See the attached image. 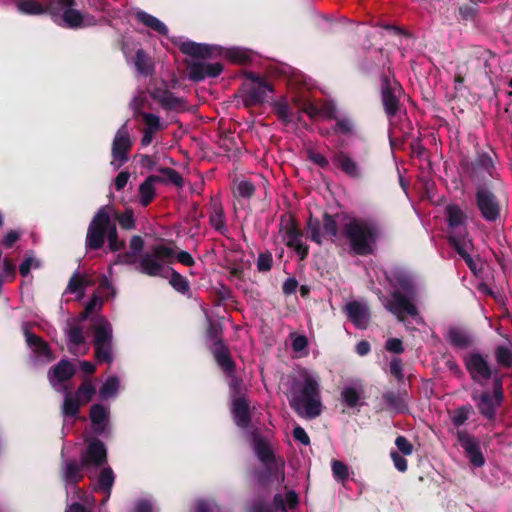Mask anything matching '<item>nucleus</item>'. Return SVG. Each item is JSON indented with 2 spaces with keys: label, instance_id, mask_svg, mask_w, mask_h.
Segmentation results:
<instances>
[{
  "label": "nucleus",
  "instance_id": "a18cd8bd",
  "mask_svg": "<svg viewBox=\"0 0 512 512\" xmlns=\"http://www.w3.org/2000/svg\"><path fill=\"white\" fill-rule=\"evenodd\" d=\"M82 404L70 392H66L62 405V414L65 418H76Z\"/></svg>",
  "mask_w": 512,
  "mask_h": 512
},
{
  "label": "nucleus",
  "instance_id": "6ab92c4d",
  "mask_svg": "<svg viewBox=\"0 0 512 512\" xmlns=\"http://www.w3.org/2000/svg\"><path fill=\"white\" fill-rule=\"evenodd\" d=\"M332 163L351 179L358 180L363 177V170L360 164L344 150H336L333 152Z\"/></svg>",
  "mask_w": 512,
  "mask_h": 512
},
{
  "label": "nucleus",
  "instance_id": "393cba45",
  "mask_svg": "<svg viewBox=\"0 0 512 512\" xmlns=\"http://www.w3.org/2000/svg\"><path fill=\"white\" fill-rule=\"evenodd\" d=\"M346 314L351 322L360 329H365L370 322L369 308L358 301H351L345 306Z\"/></svg>",
  "mask_w": 512,
  "mask_h": 512
},
{
  "label": "nucleus",
  "instance_id": "ea45409f",
  "mask_svg": "<svg viewBox=\"0 0 512 512\" xmlns=\"http://www.w3.org/2000/svg\"><path fill=\"white\" fill-rule=\"evenodd\" d=\"M74 7L69 6L60 18L66 28L78 29L85 26L83 14Z\"/></svg>",
  "mask_w": 512,
  "mask_h": 512
},
{
  "label": "nucleus",
  "instance_id": "f8f14e48",
  "mask_svg": "<svg viewBox=\"0 0 512 512\" xmlns=\"http://www.w3.org/2000/svg\"><path fill=\"white\" fill-rule=\"evenodd\" d=\"M471 398L475 402L479 414L488 421H495L497 411L502 406L504 399L496 397L490 391H473Z\"/></svg>",
  "mask_w": 512,
  "mask_h": 512
},
{
  "label": "nucleus",
  "instance_id": "6e6552de",
  "mask_svg": "<svg viewBox=\"0 0 512 512\" xmlns=\"http://www.w3.org/2000/svg\"><path fill=\"white\" fill-rule=\"evenodd\" d=\"M307 230L311 241L321 245L323 238L335 242L338 238V224L335 217L327 212L322 216V220L310 216L307 222Z\"/></svg>",
  "mask_w": 512,
  "mask_h": 512
},
{
  "label": "nucleus",
  "instance_id": "4be33fe9",
  "mask_svg": "<svg viewBox=\"0 0 512 512\" xmlns=\"http://www.w3.org/2000/svg\"><path fill=\"white\" fill-rule=\"evenodd\" d=\"M445 340L456 350H465L474 345V337L471 332L457 326L448 328L444 335Z\"/></svg>",
  "mask_w": 512,
  "mask_h": 512
},
{
  "label": "nucleus",
  "instance_id": "09e8293b",
  "mask_svg": "<svg viewBox=\"0 0 512 512\" xmlns=\"http://www.w3.org/2000/svg\"><path fill=\"white\" fill-rule=\"evenodd\" d=\"M134 64L140 74L148 76L152 73L153 66L151 60L143 49L136 51Z\"/></svg>",
  "mask_w": 512,
  "mask_h": 512
},
{
  "label": "nucleus",
  "instance_id": "bf43d9fd",
  "mask_svg": "<svg viewBox=\"0 0 512 512\" xmlns=\"http://www.w3.org/2000/svg\"><path fill=\"white\" fill-rule=\"evenodd\" d=\"M473 412V407L470 404L462 405L454 411L452 416V423L456 427L462 426Z\"/></svg>",
  "mask_w": 512,
  "mask_h": 512
},
{
  "label": "nucleus",
  "instance_id": "13d9d810",
  "mask_svg": "<svg viewBox=\"0 0 512 512\" xmlns=\"http://www.w3.org/2000/svg\"><path fill=\"white\" fill-rule=\"evenodd\" d=\"M108 247L111 252H117L126 247V242L124 240H120L118 237V231L116 224L113 223L112 227L107 236Z\"/></svg>",
  "mask_w": 512,
  "mask_h": 512
},
{
  "label": "nucleus",
  "instance_id": "c756f323",
  "mask_svg": "<svg viewBox=\"0 0 512 512\" xmlns=\"http://www.w3.org/2000/svg\"><path fill=\"white\" fill-rule=\"evenodd\" d=\"M76 373L75 366L67 359H61L48 371V379L52 385L54 381L63 383L70 380Z\"/></svg>",
  "mask_w": 512,
  "mask_h": 512
},
{
  "label": "nucleus",
  "instance_id": "a19ab883",
  "mask_svg": "<svg viewBox=\"0 0 512 512\" xmlns=\"http://www.w3.org/2000/svg\"><path fill=\"white\" fill-rule=\"evenodd\" d=\"M16 8L24 15H43L47 10L45 5L37 0H16Z\"/></svg>",
  "mask_w": 512,
  "mask_h": 512
},
{
  "label": "nucleus",
  "instance_id": "423d86ee",
  "mask_svg": "<svg viewBox=\"0 0 512 512\" xmlns=\"http://www.w3.org/2000/svg\"><path fill=\"white\" fill-rule=\"evenodd\" d=\"M475 203L480 216L486 222H496L500 218L502 210L500 200L489 186L475 187Z\"/></svg>",
  "mask_w": 512,
  "mask_h": 512
},
{
  "label": "nucleus",
  "instance_id": "8fccbe9b",
  "mask_svg": "<svg viewBox=\"0 0 512 512\" xmlns=\"http://www.w3.org/2000/svg\"><path fill=\"white\" fill-rule=\"evenodd\" d=\"M494 357L499 367L512 368V351L508 346H496L494 349Z\"/></svg>",
  "mask_w": 512,
  "mask_h": 512
},
{
  "label": "nucleus",
  "instance_id": "052dcab7",
  "mask_svg": "<svg viewBox=\"0 0 512 512\" xmlns=\"http://www.w3.org/2000/svg\"><path fill=\"white\" fill-rule=\"evenodd\" d=\"M171 272L170 284L171 286L180 293H186L189 291V283L185 277L178 273L173 268L169 269Z\"/></svg>",
  "mask_w": 512,
  "mask_h": 512
},
{
  "label": "nucleus",
  "instance_id": "c03bdc74",
  "mask_svg": "<svg viewBox=\"0 0 512 512\" xmlns=\"http://www.w3.org/2000/svg\"><path fill=\"white\" fill-rule=\"evenodd\" d=\"M96 394V387L92 381L85 378L75 392V397L82 405L89 403Z\"/></svg>",
  "mask_w": 512,
  "mask_h": 512
},
{
  "label": "nucleus",
  "instance_id": "9d476101",
  "mask_svg": "<svg viewBox=\"0 0 512 512\" xmlns=\"http://www.w3.org/2000/svg\"><path fill=\"white\" fill-rule=\"evenodd\" d=\"M416 296H409L400 290H394L390 298L386 299L384 307L391 314L395 315L399 321H404L406 316L416 317L418 309L414 304Z\"/></svg>",
  "mask_w": 512,
  "mask_h": 512
},
{
  "label": "nucleus",
  "instance_id": "b1692460",
  "mask_svg": "<svg viewBox=\"0 0 512 512\" xmlns=\"http://www.w3.org/2000/svg\"><path fill=\"white\" fill-rule=\"evenodd\" d=\"M132 147L129 134L123 125L116 133L112 144V156L121 163L128 161V152Z\"/></svg>",
  "mask_w": 512,
  "mask_h": 512
},
{
  "label": "nucleus",
  "instance_id": "473e14b6",
  "mask_svg": "<svg viewBox=\"0 0 512 512\" xmlns=\"http://www.w3.org/2000/svg\"><path fill=\"white\" fill-rule=\"evenodd\" d=\"M163 264L151 252L142 255L139 261V271L150 277L162 276Z\"/></svg>",
  "mask_w": 512,
  "mask_h": 512
},
{
  "label": "nucleus",
  "instance_id": "49530a36",
  "mask_svg": "<svg viewBox=\"0 0 512 512\" xmlns=\"http://www.w3.org/2000/svg\"><path fill=\"white\" fill-rule=\"evenodd\" d=\"M134 115L135 117L139 116L142 118L146 126L144 128L145 130L157 132L164 129V126L162 125L160 118L153 113L143 112L139 108H136L134 111Z\"/></svg>",
  "mask_w": 512,
  "mask_h": 512
},
{
  "label": "nucleus",
  "instance_id": "4468645a",
  "mask_svg": "<svg viewBox=\"0 0 512 512\" xmlns=\"http://www.w3.org/2000/svg\"><path fill=\"white\" fill-rule=\"evenodd\" d=\"M444 214L448 226L447 235L468 233V216L458 204H448L445 207Z\"/></svg>",
  "mask_w": 512,
  "mask_h": 512
},
{
  "label": "nucleus",
  "instance_id": "774afa93",
  "mask_svg": "<svg viewBox=\"0 0 512 512\" xmlns=\"http://www.w3.org/2000/svg\"><path fill=\"white\" fill-rule=\"evenodd\" d=\"M257 270L259 272H268L273 266V256L270 251L260 253L256 262Z\"/></svg>",
  "mask_w": 512,
  "mask_h": 512
},
{
  "label": "nucleus",
  "instance_id": "2eb2a0df",
  "mask_svg": "<svg viewBox=\"0 0 512 512\" xmlns=\"http://www.w3.org/2000/svg\"><path fill=\"white\" fill-rule=\"evenodd\" d=\"M447 239L449 245L464 260L471 272L475 273L477 271V264L471 256L474 245L468 233L447 235Z\"/></svg>",
  "mask_w": 512,
  "mask_h": 512
},
{
  "label": "nucleus",
  "instance_id": "58836bf2",
  "mask_svg": "<svg viewBox=\"0 0 512 512\" xmlns=\"http://www.w3.org/2000/svg\"><path fill=\"white\" fill-rule=\"evenodd\" d=\"M211 207L213 212L209 217V222L216 231L224 235L227 231V228L224 220V211L222 205L219 201L212 199Z\"/></svg>",
  "mask_w": 512,
  "mask_h": 512
},
{
  "label": "nucleus",
  "instance_id": "37998d69",
  "mask_svg": "<svg viewBox=\"0 0 512 512\" xmlns=\"http://www.w3.org/2000/svg\"><path fill=\"white\" fill-rule=\"evenodd\" d=\"M206 338L209 340L214 348L226 345L223 341V325L208 319V325L206 329Z\"/></svg>",
  "mask_w": 512,
  "mask_h": 512
},
{
  "label": "nucleus",
  "instance_id": "7ed1b4c3",
  "mask_svg": "<svg viewBox=\"0 0 512 512\" xmlns=\"http://www.w3.org/2000/svg\"><path fill=\"white\" fill-rule=\"evenodd\" d=\"M463 174L469 178L475 186L486 185L487 177L494 178L496 168L491 153L477 151L473 159L465 157L460 161Z\"/></svg>",
  "mask_w": 512,
  "mask_h": 512
},
{
  "label": "nucleus",
  "instance_id": "20e7f679",
  "mask_svg": "<svg viewBox=\"0 0 512 512\" xmlns=\"http://www.w3.org/2000/svg\"><path fill=\"white\" fill-rule=\"evenodd\" d=\"M110 210L109 206H102L93 216L87 228L86 250H99L104 246L110 228L114 223L111 219Z\"/></svg>",
  "mask_w": 512,
  "mask_h": 512
},
{
  "label": "nucleus",
  "instance_id": "39448f33",
  "mask_svg": "<svg viewBox=\"0 0 512 512\" xmlns=\"http://www.w3.org/2000/svg\"><path fill=\"white\" fill-rule=\"evenodd\" d=\"M404 89L390 73L382 74L380 78V99L388 120L394 119L402 110L401 98Z\"/></svg>",
  "mask_w": 512,
  "mask_h": 512
},
{
  "label": "nucleus",
  "instance_id": "dca6fc26",
  "mask_svg": "<svg viewBox=\"0 0 512 512\" xmlns=\"http://www.w3.org/2000/svg\"><path fill=\"white\" fill-rule=\"evenodd\" d=\"M223 69V65L219 62L192 61L187 64L188 78L192 82H201L206 78H216L223 72Z\"/></svg>",
  "mask_w": 512,
  "mask_h": 512
},
{
  "label": "nucleus",
  "instance_id": "0eeeda50",
  "mask_svg": "<svg viewBox=\"0 0 512 512\" xmlns=\"http://www.w3.org/2000/svg\"><path fill=\"white\" fill-rule=\"evenodd\" d=\"M462 361L471 380L476 384L484 386L493 376L494 368L489 363L488 355L473 351L463 355Z\"/></svg>",
  "mask_w": 512,
  "mask_h": 512
},
{
  "label": "nucleus",
  "instance_id": "bb28decb",
  "mask_svg": "<svg viewBox=\"0 0 512 512\" xmlns=\"http://www.w3.org/2000/svg\"><path fill=\"white\" fill-rule=\"evenodd\" d=\"M386 409L394 414H404L408 411L407 391H387L382 394Z\"/></svg>",
  "mask_w": 512,
  "mask_h": 512
},
{
  "label": "nucleus",
  "instance_id": "a878e982",
  "mask_svg": "<svg viewBox=\"0 0 512 512\" xmlns=\"http://www.w3.org/2000/svg\"><path fill=\"white\" fill-rule=\"evenodd\" d=\"M151 98L160 104L165 110H175L184 107V100L176 97L173 92L167 88L155 87L149 91Z\"/></svg>",
  "mask_w": 512,
  "mask_h": 512
},
{
  "label": "nucleus",
  "instance_id": "a211bd4d",
  "mask_svg": "<svg viewBox=\"0 0 512 512\" xmlns=\"http://www.w3.org/2000/svg\"><path fill=\"white\" fill-rule=\"evenodd\" d=\"M107 462V449L104 443L95 438L88 442L86 451L81 456L82 466L102 467Z\"/></svg>",
  "mask_w": 512,
  "mask_h": 512
},
{
  "label": "nucleus",
  "instance_id": "c85d7f7f",
  "mask_svg": "<svg viewBox=\"0 0 512 512\" xmlns=\"http://www.w3.org/2000/svg\"><path fill=\"white\" fill-rule=\"evenodd\" d=\"M235 424L246 429L251 424V413L249 403L244 397L235 398L231 408Z\"/></svg>",
  "mask_w": 512,
  "mask_h": 512
},
{
  "label": "nucleus",
  "instance_id": "338daca9",
  "mask_svg": "<svg viewBox=\"0 0 512 512\" xmlns=\"http://www.w3.org/2000/svg\"><path fill=\"white\" fill-rule=\"evenodd\" d=\"M116 220L120 227L125 230H132L135 228L134 213L131 209H126L123 213L117 214Z\"/></svg>",
  "mask_w": 512,
  "mask_h": 512
},
{
  "label": "nucleus",
  "instance_id": "79ce46f5",
  "mask_svg": "<svg viewBox=\"0 0 512 512\" xmlns=\"http://www.w3.org/2000/svg\"><path fill=\"white\" fill-rule=\"evenodd\" d=\"M285 233L287 237L286 245L292 248L297 243L302 242L301 237L303 236L302 231L299 228L297 220L290 216L285 226Z\"/></svg>",
  "mask_w": 512,
  "mask_h": 512
},
{
  "label": "nucleus",
  "instance_id": "6e6d98bb",
  "mask_svg": "<svg viewBox=\"0 0 512 512\" xmlns=\"http://www.w3.org/2000/svg\"><path fill=\"white\" fill-rule=\"evenodd\" d=\"M225 56L235 64L246 65L252 61V57L240 48H233L225 51Z\"/></svg>",
  "mask_w": 512,
  "mask_h": 512
},
{
  "label": "nucleus",
  "instance_id": "de8ad7c7",
  "mask_svg": "<svg viewBox=\"0 0 512 512\" xmlns=\"http://www.w3.org/2000/svg\"><path fill=\"white\" fill-rule=\"evenodd\" d=\"M151 253L161 263L162 262L172 263L175 258V255H176V251H175L174 247H170V246L163 245V244L153 245L151 247Z\"/></svg>",
  "mask_w": 512,
  "mask_h": 512
},
{
  "label": "nucleus",
  "instance_id": "5fc2aeb1",
  "mask_svg": "<svg viewBox=\"0 0 512 512\" xmlns=\"http://www.w3.org/2000/svg\"><path fill=\"white\" fill-rule=\"evenodd\" d=\"M119 388V380L116 376L108 377L102 384L99 394L102 399H108L113 397Z\"/></svg>",
  "mask_w": 512,
  "mask_h": 512
},
{
  "label": "nucleus",
  "instance_id": "e433bc0d",
  "mask_svg": "<svg viewBox=\"0 0 512 512\" xmlns=\"http://www.w3.org/2000/svg\"><path fill=\"white\" fill-rule=\"evenodd\" d=\"M112 332L110 322L102 318L94 327L93 344H111L113 339Z\"/></svg>",
  "mask_w": 512,
  "mask_h": 512
},
{
  "label": "nucleus",
  "instance_id": "ddd939ff",
  "mask_svg": "<svg viewBox=\"0 0 512 512\" xmlns=\"http://www.w3.org/2000/svg\"><path fill=\"white\" fill-rule=\"evenodd\" d=\"M456 436L470 463L475 467H482L485 464V458L479 441L466 430H458Z\"/></svg>",
  "mask_w": 512,
  "mask_h": 512
},
{
  "label": "nucleus",
  "instance_id": "3c124183",
  "mask_svg": "<svg viewBox=\"0 0 512 512\" xmlns=\"http://www.w3.org/2000/svg\"><path fill=\"white\" fill-rule=\"evenodd\" d=\"M272 109L278 120L281 121L284 125H288L292 121V112L289 104L285 100L274 102L272 104Z\"/></svg>",
  "mask_w": 512,
  "mask_h": 512
},
{
  "label": "nucleus",
  "instance_id": "e2e57ef3",
  "mask_svg": "<svg viewBox=\"0 0 512 512\" xmlns=\"http://www.w3.org/2000/svg\"><path fill=\"white\" fill-rule=\"evenodd\" d=\"M95 358L97 362L111 363L113 361L112 356V343L111 344H98L94 345Z\"/></svg>",
  "mask_w": 512,
  "mask_h": 512
},
{
  "label": "nucleus",
  "instance_id": "4c0bfd02",
  "mask_svg": "<svg viewBox=\"0 0 512 512\" xmlns=\"http://www.w3.org/2000/svg\"><path fill=\"white\" fill-rule=\"evenodd\" d=\"M75 0H49L45 5L46 14H49L56 23H60V18L69 6H75Z\"/></svg>",
  "mask_w": 512,
  "mask_h": 512
},
{
  "label": "nucleus",
  "instance_id": "69168bd1",
  "mask_svg": "<svg viewBox=\"0 0 512 512\" xmlns=\"http://www.w3.org/2000/svg\"><path fill=\"white\" fill-rule=\"evenodd\" d=\"M307 159L311 161L314 165L320 167L321 169L327 170L330 167L329 160L321 153L317 152L313 148H308L306 150Z\"/></svg>",
  "mask_w": 512,
  "mask_h": 512
},
{
  "label": "nucleus",
  "instance_id": "9b49d317",
  "mask_svg": "<svg viewBox=\"0 0 512 512\" xmlns=\"http://www.w3.org/2000/svg\"><path fill=\"white\" fill-rule=\"evenodd\" d=\"M299 505V497L294 490H289L285 497L276 493L273 496V506L264 499L255 500L250 507V512H287L288 509L294 510Z\"/></svg>",
  "mask_w": 512,
  "mask_h": 512
},
{
  "label": "nucleus",
  "instance_id": "7c9ffc66",
  "mask_svg": "<svg viewBox=\"0 0 512 512\" xmlns=\"http://www.w3.org/2000/svg\"><path fill=\"white\" fill-rule=\"evenodd\" d=\"M212 354L216 363L221 367L226 375L230 378H234L236 363L231 357L229 347L227 345H221L220 347L213 348Z\"/></svg>",
  "mask_w": 512,
  "mask_h": 512
},
{
  "label": "nucleus",
  "instance_id": "f704fd0d",
  "mask_svg": "<svg viewBox=\"0 0 512 512\" xmlns=\"http://www.w3.org/2000/svg\"><path fill=\"white\" fill-rule=\"evenodd\" d=\"M86 466H82V463H77L74 460L66 461L62 469V477L68 484H78L83 478L82 469Z\"/></svg>",
  "mask_w": 512,
  "mask_h": 512
},
{
  "label": "nucleus",
  "instance_id": "aec40b11",
  "mask_svg": "<svg viewBox=\"0 0 512 512\" xmlns=\"http://www.w3.org/2000/svg\"><path fill=\"white\" fill-rule=\"evenodd\" d=\"M252 448L258 460L264 465H273L276 462V456L269 442L259 433L257 429L250 432Z\"/></svg>",
  "mask_w": 512,
  "mask_h": 512
},
{
  "label": "nucleus",
  "instance_id": "680f3d73",
  "mask_svg": "<svg viewBox=\"0 0 512 512\" xmlns=\"http://www.w3.org/2000/svg\"><path fill=\"white\" fill-rule=\"evenodd\" d=\"M162 175L165 176L166 182H169L175 185L178 188H182L184 185V180L182 175L176 171L175 169L169 167H160L157 169Z\"/></svg>",
  "mask_w": 512,
  "mask_h": 512
},
{
  "label": "nucleus",
  "instance_id": "f257e3e1",
  "mask_svg": "<svg viewBox=\"0 0 512 512\" xmlns=\"http://www.w3.org/2000/svg\"><path fill=\"white\" fill-rule=\"evenodd\" d=\"M342 235L347 240L350 252L357 256L373 255L382 231L374 218H358L343 215Z\"/></svg>",
  "mask_w": 512,
  "mask_h": 512
},
{
  "label": "nucleus",
  "instance_id": "864d4df0",
  "mask_svg": "<svg viewBox=\"0 0 512 512\" xmlns=\"http://www.w3.org/2000/svg\"><path fill=\"white\" fill-rule=\"evenodd\" d=\"M155 196V187L148 180L145 179L139 186L140 204L143 207H147L154 200Z\"/></svg>",
  "mask_w": 512,
  "mask_h": 512
},
{
  "label": "nucleus",
  "instance_id": "4d7b16f0",
  "mask_svg": "<svg viewBox=\"0 0 512 512\" xmlns=\"http://www.w3.org/2000/svg\"><path fill=\"white\" fill-rule=\"evenodd\" d=\"M255 185L248 180L240 181L234 190V196L236 198L250 199L255 193Z\"/></svg>",
  "mask_w": 512,
  "mask_h": 512
},
{
  "label": "nucleus",
  "instance_id": "1a4fd4ad",
  "mask_svg": "<svg viewBox=\"0 0 512 512\" xmlns=\"http://www.w3.org/2000/svg\"><path fill=\"white\" fill-rule=\"evenodd\" d=\"M246 80L251 83H244L243 103L245 107H253L262 104L268 91H273L272 85L264 78L253 72L245 73Z\"/></svg>",
  "mask_w": 512,
  "mask_h": 512
},
{
  "label": "nucleus",
  "instance_id": "2f4dec72",
  "mask_svg": "<svg viewBox=\"0 0 512 512\" xmlns=\"http://www.w3.org/2000/svg\"><path fill=\"white\" fill-rule=\"evenodd\" d=\"M89 417L93 425V431L101 435L107 427L108 410L102 404H93L90 407Z\"/></svg>",
  "mask_w": 512,
  "mask_h": 512
},
{
  "label": "nucleus",
  "instance_id": "c9c22d12",
  "mask_svg": "<svg viewBox=\"0 0 512 512\" xmlns=\"http://www.w3.org/2000/svg\"><path fill=\"white\" fill-rule=\"evenodd\" d=\"M135 18L138 22H140L143 25H145L146 27L156 31L160 35H162V36L168 35V32H169L168 27L162 21H160L158 18H156L155 16H153L145 11L140 10V11L136 12Z\"/></svg>",
  "mask_w": 512,
  "mask_h": 512
},
{
  "label": "nucleus",
  "instance_id": "0e129e2a",
  "mask_svg": "<svg viewBox=\"0 0 512 512\" xmlns=\"http://www.w3.org/2000/svg\"><path fill=\"white\" fill-rule=\"evenodd\" d=\"M67 337L70 344L80 346L85 343L83 328L80 325H72L67 331Z\"/></svg>",
  "mask_w": 512,
  "mask_h": 512
},
{
  "label": "nucleus",
  "instance_id": "f03ea898",
  "mask_svg": "<svg viewBox=\"0 0 512 512\" xmlns=\"http://www.w3.org/2000/svg\"><path fill=\"white\" fill-rule=\"evenodd\" d=\"M301 376L302 382L294 381L291 385L290 407L298 414L313 419L322 412L319 379L308 372Z\"/></svg>",
  "mask_w": 512,
  "mask_h": 512
},
{
  "label": "nucleus",
  "instance_id": "f3484780",
  "mask_svg": "<svg viewBox=\"0 0 512 512\" xmlns=\"http://www.w3.org/2000/svg\"><path fill=\"white\" fill-rule=\"evenodd\" d=\"M179 50L185 55L200 59H211L224 53V49L221 46L197 43L190 40L182 42L179 45Z\"/></svg>",
  "mask_w": 512,
  "mask_h": 512
},
{
  "label": "nucleus",
  "instance_id": "72a5a7b5",
  "mask_svg": "<svg viewBox=\"0 0 512 512\" xmlns=\"http://www.w3.org/2000/svg\"><path fill=\"white\" fill-rule=\"evenodd\" d=\"M115 482V475L111 467H104L99 475L97 480L96 490L102 491L105 493V498L102 501V504H105L110 498L112 487Z\"/></svg>",
  "mask_w": 512,
  "mask_h": 512
},
{
  "label": "nucleus",
  "instance_id": "cd10ccee",
  "mask_svg": "<svg viewBox=\"0 0 512 512\" xmlns=\"http://www.w3.org/2000/svg\"><path fill=\"white\" fill-rule=\"evenodd\" d=\"M481 2L482 0H469L460 4L455 13L458 23L463 25L476 23L480 17L479 4Z\"/></svg>",
  "mask_w": 512,
  "mask_h": 512
},
{
  "label": "nucleus",
  "instance_id": "5701e85b",
  "mask_svg": "<svg viewBox=\"0 0 512 512\" xmlns=\"http://www.w3.org/2000/svg\"><path fill=\"white\" fill-rule=\"evenodd\" d=\"M26 344L33 350L37 356L44 357L47 361L54 360L55 356L49 344L40 336L31 332L27 324L23 327Z\"/></svg>",
  "mask_w": 512,
  "mask_h": 512
},
{
  "label": "nucleus",
  "instance_id": "412c9836",
  "mask_svg": "<svg viewBox=\"0 0 512 512\" xmlns=\"http://www.w3.org/2000/svg\"><path fill=\"white\" fill-rule=\"evenodd\" d=\"M387 280L395 290H400L402 293H406L409 296H417V285L413 276L407 271L400 268L393 269L390 274L387 275Z\"/></svg>",
  "mask_w": 512,
  "mask_h": 512
},
{
  "label": "nucleus",
  "instance_id": "603ef678",
  "mask_svg": "<svg viewBox=\"0 0 512 512\" xmlns=\"http://www.w3.org/2000/svg\"><path fill=\"white\" fill-rule=\"evenodd\" d=\"M343 403L349 408H355L362 406L363 403L360 401L361 396L358 390L352 386L345 387L341 392Z\"/></svg>",
  "mask_w": 512,
  "mask_h": 512
}]
</instances>
